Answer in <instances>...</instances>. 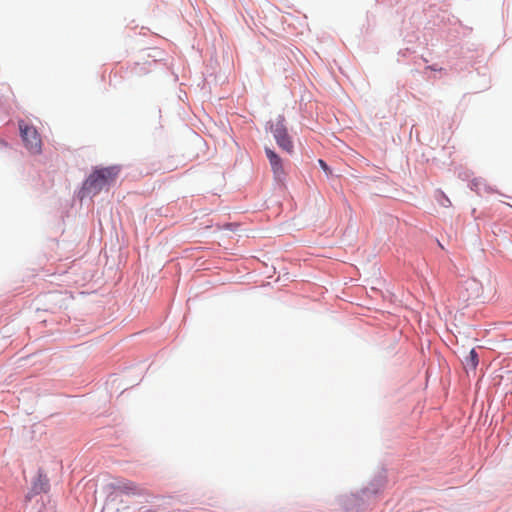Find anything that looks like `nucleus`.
I'll return each mask as SVG.
<instances>
[{
  "instance_id": "obj_7",
  "label": "nucleus",
  "mask_w": 512,
  "mask_h": 512,
  "mask_svg": "<svg viewBox=\"0 0 512 512\" xmlns=\"http://www.w3.org/2000/svg\"><path fill=\"white\" fill-rule=\"evenodd\" d=\"M47 488H48L47 480H45L44 482L40 481V483H35L34 486H33V490L36 493L46 492Z\"/></svg>"
},
{
  "instance_id": "obj_6",
  "label": "nucleus",
  "mask_w": 512,
  "mask_h": 512,
  "mask_svg": "<svg viewBox=\"0 0 512 512\" xmlns=\"http://www.w3.org/2000/svg\"><path fill=\"white\" fill-rule=\"evenodd\" d=\"M478 355L474 349L469 352V355L466 357V366L471 369H476L478 365Z\"/></svg>"
},
{
  "instance_id": "obj_4",
  "label": "nucleus",
  "mask_w": 512,
  "mask_h": 512,
  "mask_svg": "<svg viewBox=\"0 0 512 512\" xmlns=\"http://www.w3.org/2000/svg\"><path fill=\"white\" fill-rule=\"evenodd\" d=\"M266 155L269 159L270 165L273 169L274 174L280 177L283 174V167L281 158L270 148L265 149Z\"/></svg>"
},
{
  "instance_id": "obj_2",
  "label": "nucleus",
  "mask_w": 512,
  "mask_h": 512,
  "mask_svg": "<svg viewBox=\"0 0 512 512\" xmlns=\"http://www.w3.org/2000/svg\"><path fill=\"white\" fill-rule=\"evenodd\" d=\"M19 129L25 147L30 153L39 154L42 150V140L36 128L20 120Z\"/></svg>"
},
{
  "instance_id": "obj_3",
  "label": "nucleus",
  "mask_w": 512,
  "mask_h": 512,
  "mask_svg": "<svg viewBox=\"0 0 512 512\" xmlns=\"http://www.w3.org/2000/svg\"><path fill=\"white\" fill-rule=\"evenodd\" d=\"M271 129L277 144L288 153L292 152L293 144L287 134V130L283 124V121H277L274 125H272Z\"/></svg>"
},
{
  "instance_id": "obj_5",
  "label": "nucleus",
  "mask_w": 512,
  "mask_h": 512,
  "mask_svg": "<svg viewBox=\"0 0 512 512\" xmlns=\"http://www.w3.org/2000/svg\"><path fill=\"white\" fill-rule=\"evenodd\" d=\"M116 490H118L119 492L124 493V494H133V495L138 494L140 492V489L138 488L136 483H134L132 481H128V480L119 482L116 486Z\"/></svg>"
},
{
  "instance_id": "obj_1",
  "label": "nucleus",
  "mask_w": 512,
  "mask_h": 512,
  "mask_svg": "<svg viewBox=\"0 0 512 512\" xmlns=\"http://www.w3.org/2000/svg\"><path fill=\"white\" fill-rule=\"evenodd\" d=\"M120 169L118 166L105 167L94 170L83 184V189L89 193L97 194L105 187L112 185Z\"/></svg>"
},
{
  "instance_id": "obj_9",
  "label": "nucleus",
  "mask_w": 512,
  "mask_h": 512,
  "mask_svg": "<svg viewBox=\"0 0 512 512\" xmlns=\"http://www.w3.org/2000/svg\"><path fill=\"white\" fill-rule=\"evenodd\" d=\"M318 163L320 165V167L323 169V171L327 174V175H330L331 174V169L328 167V165L326 164V162L322 159H319L318 160Z\"/></svg>"
},
{
  "instance_id": "obj_8",
  "label": "nucleus",
  "mask_w": 512,
  "mask_h": 512,
  "mask_svg": "<svg viewBox=\"0 0 512 512\" xmlns=\"http://www.w3.org/2000/svg\"><path fill=\"white\" fill-rule=\"evenodd\" d=\"M441 197H442V200H440V204L442 206H445V207H449L451 206V201L450 199L444 194V192L440 191L439 192Z\"/></svg>"
},
{
  "instance_id": "obj_10",
  "label": "nucleus",
  "mask_w": 512,
  "mask_h": 512,
  "mask_svg": "<svg viewBox=\"0 0 512 512\" xmlns=\"http://www.w3.org/2000/svg\"><path fill=\"white\" fill-rule=\"evenodd\" d=\"M479 181L478 180H474L472 182V189L476 190V192L480 193V187H479Z\"/></svg>"
}]
</instances>
